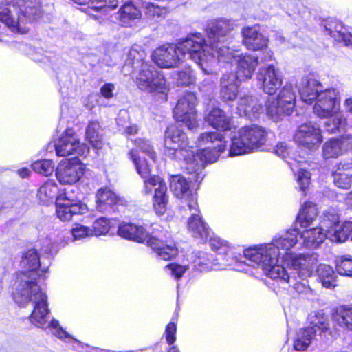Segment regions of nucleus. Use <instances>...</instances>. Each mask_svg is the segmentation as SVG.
Masks as SVG:
<instances>
[{"label":"nucleus","instance_id":"obj_1","mask_svg":"<svg viewBox=\"0 0 352 352\" xmlns=\"http://www.w3.org/2000/svg\"><path fill=\"white\" fill-rule=\"evenodd\" d=\"M299 232L292 229L276 235L271 243L249 248L244 250L243 257L249 261L248 265L260 266L264 274L272 279H278L284 283H289L292 277L285 267L279 264L281 256L287 254L298 241Z\"/></svg>","mask_w":352,"mask_h":352},{"label":"nucleus","instance_id":"obj_2","mask_svg":"<svg viewBox=\"0 0 352 352\" xmlns=\"http://www.w3.org/2000/svg\"><path fill=\"white\" fill-rule=\"evenodd\" d=\"M28 285L27 284L23 286ZM14 301L20 306H25L30 302L34 305L33 311L30 316V321L35 326L47 329L59 338L69 337V335L60 326L58 320L52 319L48 322L50 309L47 298L38 285H32L31 288L19 287L14 294Z\"/></svg>","mask_w":352,"mask_h":352},{"label":"nucleus","instance_id":"obj_3","mask_svg":"<svg viewBox=\"0 0 352 352\" xmlns=\"http://www.w3.org/2000/svg\"><path fill=\"white\" fill-rule=\"evenodd\" d=\"M302 100L313 104V111L320 118L333 117L340 110V97L338 90L334 88L322 90V85L312 76L302 78L298 85Z\"/></svg>","mask_w":352,"mask_h":352},{"label":"nucleus","instance_id":"obj_4","mask_svg":"<svg viewBox=\"0 0 352 352\" xmlns=\"http://www.w3.org/2000/svg\"><path fill=\"white\" fill-rule=\"evenodd\" d=\"M203 39L201 35H193L179 42L177 45L166 43L155 50V64L162 68L177 66L180 61L188 56L197 63L206 74L213 72L210 67H205L202 63Z\"/></svg>","mask_w":352,"mask_h":352},{"label":"nucleus","instance_id":"obj_5","mask_svg":"<svg viewBox=\"0 0 352 352\" xmlns=\"http://www.w3.org/2000/svg\"><path fill=\"white\" fill-rule=\"evenodd\" d=\"M236 26L235 22L226 19H219L210 21L206 28L209 45L206 44L203 37L202 47L206 50H201L202 63L205 67H210L215 62V55L219 60H230L233 57V51L223 43L227 36ZM198 35H202L199 34Z\"/></svg>","mask_w":352,"mask_h":352},{"label":"nucleus","instance_id":"obj_6","mask_svg":"<svg viewBox=\"0 0 352 352\" xmlns=\"http://www.w3.org/2000/svg\"><path fill=\"white\" fill-rule=\"evenodd\" d=\"M10 8H0V21L11 31L25 34L28 29L22 26L25 19L32 21L41 14L39 0H14Z\"/></svg>","mask_w":352,"mask_h":352},{"label":"nucleus","instance_id":"obj_7","mask_svg":"<svg viewBox=\"0 0 352 352\" xmlns=\"http://www.w3.org/2000/svg\"><path fill=\"white\" fill-rule=\"evenodd\" d=\"M198 141L201 144L217 143V146L212 148H206L197 152L195 155L194 152L191 153L190 160H186L189 166L196 173L195 181L201 180V170L206 163H212L217 161L219 155L223 152L226 147V141L221 133L209 132L200 135Z\"/></svg>","mask_w":352,"mask_h":352},{"label":"nucleus","instance_id":"obj_8","mask_svg":"<svg viewBox=\"0 0 352 352\" xmlns=\"http://www.w3.org/2000/svg\"><path fill=\"white\" fill-rule=\"evenodd\" d=\"M267 135L266 130L258 125L241 127L232 139L229 155H243L258 149L265 143Z\"/></svg>","mask_w":352,"mask_h":352},{"label":"nucleus","instance_id":"obj_9","mask_svg":"<svg viewBox=\"0 0 352 352\" xmlns=\"http://www.w3.org/2000/svg\"><path fill=\"white\" fill-rule=\"evenodd\" d=\"M296 95L291 84H286L280 91L276 98L270 97L266 101L267 114L275 121L293 111L295 106Z\"/></svg>","mask_w":352,"mask_h":352},{"label":"nucleus","instance_id":"obj_10","mask_svg":"<svg viewBox=\"0 0 352 352\" xmlns=\"http://www.w3.org/2000/svg\"><path fill=\"white\" fill-rule=\"evenodd\" d=\"M212 248L217 251V256L211 266L207 267L215 270L232 269L241 270L238 268V264L245 263L241 258L234 254L232 248L227 242L219 239L212 238L210 241Z\"/></svg>","mask_w":352,"mask_h":352},{"label":"nucleus","instance_id":"obj_11","mask_svg":"<svg viewBox=\"0 0 352 352\" xmlns=\"http://www.w3.org/2000/svg\"><path fill=\"white\" fill-rule=\"evenodd\" d=\"M21 265L25 268L16 275V289L23 287L31 288L32 285H37L36 279L37 270L41 266L40 258L36 250H30L25 253L21 261Z\"/></svg>","mask_w":352,"mask_h":352},{"label":"nucleus","instance_id":"obj_12","mask_svg":"<svg viewBox=\"0 0 352 352\" xmlns=\"http://www.w3.org/2000/svg\"><path fill=\"white\" fill-rule=\"evenodd\" d=\"M196 101V96L192 93L186 94L178 100L174 109V117L178 124L182 123L189 129L197 127Z\"/></svg>","mask_w":352,"mask_h":352},{"label":"nucleus","instance_id":"obj_13","mask_svg":"<svg viewBox=\"0 0 352 352\" xmlns=\"http://www.w3.org/2000/svg\"><path fill=\"white\" fill-rule=\"evenodd\" d=\"M294 140L299 146L314 151L322 142L321 129L318 124L311 122L302 124L298 127Z\"/></svg>","mask_w":352,"mask_h":352},{"label":"nucleus","instance_id":"obj_14","mask_svg":"<svg viewBox=\"0 0 352 352\" xmlns=\"http://www.w3.org/2000/svg\"><path fill=\"white\" fill-rule=\"evenodd\" d=\"M85 165L78 158L62 160L58 165L56 175L58 181L63 184H73L83 176Z\"/></svg>","mask_w":352,"mask_h":352},{"label":"nucleus","instance_id":"obj_15","mask_svg":"<svg viewBox=\"0 0 352 352\" xmlns=\"http://www.w3.org/2000/svg\"><path fill=\"white\" fill-rule=\"evenodd\" d=\"M178 124L168 127L165 133V146L179 153L184 160H190L193 151L188 146V139L185 133L179 129Z\"/></svg>","mask_w":352,"mask_h":352},{"label":"nucleus","instance_id":"obj_16","mask_svg":"<svg viewBox=\"0 0 352 352\" xmlns=\"http://www.w3.org/2000/svg\"><path fill=\"white\" fill-rule=\"evenodd\" d=\"M56 155L65 157L76 152L84 155L89 153V148L85 144H80L79 138L74 131L67 129L54 145Z\"/></svg>","mask_w":352,"mask_h":352},{"label":"nucleus","instance_id":"obj_17","mask_svg":"<svg viewBox=\"0 0 352 352\" xmlns=\"http://www.w3.org/2000/svg\"><path fill=\"white\" fill-rule=\"evenodd\" d=\"M318 262V255L311 254H291L289 265L298 277L305 280L312 275Z\"/></svg>","mask_w":352,"mask_h":352},{"label":"nucleus","instance_id":"obj_18","mask_svg":"<svg viewBox=\"0 0 352 352\" xmlns=\"http://www.w3.org/2000/svg\"><path fill=\"white\" fill-rule=\"evenodd\" d=\"M257 79L263 91L269 95L276 93L283 84L280 72L273 65L260 68Z\"/></svg>","mask_w":352,"mask_h":352},{"label":"nucleus","instance_id":"obj_19","mask_svg":"<svg viewBox=\"0 0 352 352\" xmlns=\"http://www.w3.org/2000/svg\"><path fill=\"white\" fill-rule=\"evenodd\" d=\"M170 188L173 195L179 199L188 201L190 210H197V203L192 196L190 182L181 175H173L170 177Z\"/></svg>","mask_w":352,"mask_h":352},{"label":"nucleus","instance_id":"obj_20","mask_svg":"<svg viewBox=\"0 0 352 352\" xmlns=\"http://www.w3.org/2000/svg\"><path fill=\"white\" fill-rule=\"evenodd\" d=\"M87 210L86 205L70 199L66 195H60L56 199V214L61 221H69L73 215L83 214Z\"/></svg>","mask_w":352,"mask_h":352},{"label":"nucleus","instance_id":"obj_21","mask_svg":"<svg viewBox=\"0 0 352 352\" xmlns=\"http://www.w3.org/2000/svg\"><path fill=\"white\" fill-rule=\"evenodd\" d=\"M118 234L119 236L126 239L139 243H146L152 250L153 249V237L149 235L142 226H138L133 223H124L119 226Z\"/></svg>","mask_w":352,"mask_h":352},{"label":"nucleus","instance_id":"obj_22","mask_svg":"<svg viewBox=\"0 0 352 352\" xmlns=\"http://www.w3.org/2000/svg\"><path fill=\"white\" fill-rule=\"evenodd\" d=\"M233 58H236L238 63L237 69L234 74L236 76V80L245 81L250 79L258 65V57L250 54L234 56L233 54V57L231 59L225 61L229 62Z\"/></svg>","mask_w":352,"mask_h":352},{"label":"nucleus","instance_id":"obj_23","mask_svg":"<svg viewBox=\"0 0 352 352\" xmlns=\"http://www.w3.org/2000/svg\"><path fill=\"white\" fill-rule=\"evenodd\" d=\"M263 112L262 104L258 99L252 96H241L237 102L236 113L241 117L254 120Z\"/></svg>","mask_w":352,"mask_h":352},{"label":"nucleus","instance_id":"obj_24","mask_svg":"<svg viewBox=\"0 0 352 352\" xmlns=\"http://www.w3.org/2000/svg\"><path fill=\"white\" fill-rule=\"evenodd\" d=\"M241 34L243 44L250 50H261L267 45L268 39L260 32L257 25L244 27Z\"/></svg>","mask_w":352,"mask_h":352},{"label":"nucleus","instance_id":"obj_25","mask_svg":"<svg viewBox=\"0 0 352 352\" xmlns=\"http://www.w3.org/2000/svg\"><path fill=\"white\" fill-rule=\"evenodd\" d=\"M129 155L135 164L138 173L144 179L145 193H151L154 187V179L151 175V168L148 162L146 160H140L135 150L131 149Z\"/></svg>","mask_w":352,"mask_h":352},{"label":"nucleus","instance_id":"obj_26","mask_svg":"<svg viewBox=\"0 0 352 352\" xmlns=\"http://www.w3.org/2000/svg\"><path fill=\"white\" fill-rule=\"evenodd\" d=\"M238 81L232 73L223 74L221 80L220 96L224 102H232L236 98Z\"/></svg>","mask_w":352,"mask_h":352},{"label":"nucleus","instance_id":"obj_27","mask_svg":"<svg viewBox=\"0 0 352 352\" xmlns=\"http://www.w3.org/2000/svg\"><path fill=\"white\" fill-rule=\"evenodd\" d=\"M168 204V188L164 179L155 176V214L163 215Z\"/></svg>","mask_w":352,"mask_h":352},{"label":"nucleus","instance_id":"obj_28","mask_svg":"<svg viewBox=\"0 0 352 352\" xmlns=\"http://www.w3.org/2000/svg\"><path fill=\"white\" fill-rule=\"evenodd\" d=\"M324 28L327 34L338 42L343 43L345 45L352 44V35L346 32L340 21L334 19L327 21Z\"/></svg>","mask_w":352,"mask_h":352},{"label":"nucleus","instance_id":"obj_29","mask_svg":"<svg viewBox=\"0 0 352 352\" xmlns=\"http://www.w3.org/2000/svg\"><path fill=\"white\" fill-rule=\"evenodd\" d=\"M333 182L340 188L348 189L352 184V164H339L333 173Z\"/></svg>","mask_w":352,"mask_h":352},{"label":"nucleus","instance_id":"obj_30","mask_svg":"<svg viewBox=\"0 0 352 352\" xmlns=\"http://www.w3.org/2000/svg\"><path fill=\"white\" fill-rule=\"evenodd\" d=\"M322 228L316 227L304 230L300 234L303 245L306 248H317L325 238H327V230L324 232Z\"/></svg>","mask_w":352,"mask_h":352},{"label":"nucleus","instance_id":"obj_31","mask_svg":"<svg viewBox=\"0 0 352 352\" xmlns=\"http://www.w3.org/2000/svg\"><path fill=\"white\" fill-rule=\"evenodd\" d=\"M205 120L213 128L221 130L230 129V120L223 111L214 108L206 116Z\"/></svg>","mask_w":352,"mask_h":352},{"label":"nucleus","instance_id":"obj_32","mask_svg":"<svg viewBox=\"0 0 352 352\" xmlns=\"http://www.w3.org/2000/svg\"><path fill=\"white\" fill-rule=\"evenodd\" d=\"M119 201L116 194L107 188H102L96 193V208L100 212H106Z\"/></svg>","mask_w":352,"mask_h":352},{"label":"nucleus","instance_id":"obj_33","mask_svg":"<svg viewBox=\"0 0 352 352\" xmlns=\"http://www.w3.org/2000/svg\"><path fill=\"white\" fill-rule=\"evenodd\" d=\"M318 216V208L311 202H306L300 209L296 221L302 228H308Z\"/></svg>","mask_w":352,"mask_h":352},{"label":"nucleus","instance_id":"obj_34","mask_svg":"<svg viewBox=\"0 0 352 352\" xmlns=\"http://www.w3.org/2000/svg\"><path fill=\"white\" fill-rule=\"evenodd\" d=\"M316 272L324 287L333 289L337 285V276L331 266L324 264L319 265Z\"/></svg>","mask_w":352,"mask_h":352},{"label":"nucleus","instance_id":"obj_35","mask_svg":"<svg viewBox=\"0 0 352 352\" xmlns=\"http://www.w3.org/2000/svg\"><path fill=\"white\" fill-rule=\"evenodd\" d=\"M352 232V222L346 221L338 225L333 230H327V239L334 242H344Z\"/></svg>","mask_w":352,"mask_h":352},{"label":"nucleus","instance_id":"obj_36","mask_svg":"<svg viewBox=\"0 0 352 352\" xmlns=\"http://www.w3.org/2000/svg\"><path fill=\"white\" fill-rule=\"evenodd\" d=\"M316 332V331L313 327L300 329L294 341V349L297 351L305 350L311 344Z\"/></svg>","mask_w":352,"mask_h":352},{"label":"nucleus","instance_id":"obj_37","mask_svg":"<svg viewBox=\"0 0 352 352\" xmlns=\"http://www.w3.org/2000/svg\"><path fill=\"white\" fill-rule=\"evenodd\" d=\"M100 131V126L97 122H90L86 129V139L96 149H100L102 146Z\"/></svg>","mask_w":352,"mask_h":352},{"label":"nucleus","instance_id":"obj_38","mask_svg":"<svg viewBox=\"0 0 352 352\" xmlns=\"http://www.w3.org/2000/svg\"><path fill=\"white\" fill-rule=\"evenodd\" d=\"M57 192L58 187L54 181L50 180L39 188L37 196L41 202L47 204L52 202Z\"/></svg>","mask_w":352,"mask_h":352},{"label":"nucleus","instance_id":"obj_39","mask_svg":"<svg viewBox=\"0 0 352 352\" xmlns=\"http://www.w3.org/2000/svg\"><path fill=\"white\" fill-rule=\"evenodd\" d=\"M343 153L342 142L338 139H331L323 145L322 153L325 159L336 158Z\"/></svg>","mask_w":352,"mask_h":352},{"label":"nucleus","instance_id":"obj_40","mask_svg":"<svg viewBox=\"0 0 352 352\" xmlns=\"http://www.w3.org/2000/svg\"><path fill=\"white\" fill-rule=\"evenodd\" d=\"M155 100L162 102L167 99V94L169 91V86L164 75L160 72L155 71Z\"/></svg>","mask_w":352,"mask_h":352},{"label":"nucleus","instance_id":"obj_41","mask_svg":"<svg viewBox=\"0 0 352 352\" xmlns=\"http://www.w3.org/2000/svg\"><path fill=\"white\" fill-rule=\"evenodd\" d=\"M155 254L162 260L168 261L175 258L178 254V249L173 243L170 244L156 243Z\"/></svg>","mask_w":352,"mask_h":352},{"label":"nucleus","instance_id":"obj_42","mask_svg":"<svg viewBox=\"0 0 352 352\" xmlns=\"http://www.w3.org/2000/svg\"><path fill=\"white\" fill-rule=\"evenodd\" d=\"M336 269L340 275L352 277V256L345 254L337 258Z\"/></svg>","mask_w":352,"mask_h":352},{"label":"nucleus","instance_id":"obj_43","mask_svg":"<svg viewBox=\"0 0 352 352\" xmlns=\"http://www.w3.org/2000/svg\"><path fill=\"white\" fill-rule=\"evenodd\" d=\"M153 79L151 70L142 69L138 78V85L142 90L152 93L154 89Z\"/></svg>","mask_w":352,"mask_h":352},{"label":"nucleus","instance_id":"obj_44","mask_svg":"<svg viewBox=\"0 0 352 352\" xmlns=\"http://www.w3.org/2000/svg\"><path fill=\"white\" fill-rule=\"evenodd\" d=\"M334 318L340 327L352 330V307L340 309Z\"/></svg>","mask_w":352,"mask_h":352},{"label":"nucleus","instance_id":"obj_45","mask_svg":"<svg viewBox=\"0 0 352 352\" xmlns=\"http://www.w3.org/2000/svg\"><path fill=\"white\" fill-rule=\"evenodd\" d=\"M331 119L325 123V129L329 133H336L344 129L346 124V118L341 113L335 114Z\"/></svg>","mask_w":352,"mask_h":352},{"label":"nucleus","instance_id":"obj_46","mask_svg":"<svg viewBox=\"0 0 352 352\" xmlns=\"http://www.w3.org/2000/svg\"><path fill=\"white\" fill-rule=\"evenodd\" d=\"M120 19L124 23H127L130 20L138 19L141 14L140 10L132 3L124 4L120 10Z\"/></svg>","mask_w":352,"mask_h":352},{"label":"nucleus","instance_id":"obj_47","mask_svg":"<svg viewBox=\"0 0 352 352\" xmlns=\"http://www.w3.org/2000/svg\"><path fill=\"white\" fill-rule=\"evenodd\" d=\"M193 219H188V228L189 231L195 238L200 239L203 241L206 240L210 236V230L208 228V226L204 223L203 224H199V226L196 227Z\"/></svg>","mask_w":352,"mask_h":352},{"label":"nucleus","instance_id":"obj_48","mask_svg":"<svg viewBox=\"0 0 352 352\" xmlns=\"http://www.w3.org/2000/svg\"><path fill=\"white\" fill-rule=\"evenodd\" d=\"M193 219H188V228L189 231L195 238L200 239L203 241L206 240L210 236V230L208 228V226L204 223L203 224H199V226L196 227Z\"/></svg>","mask_w":352,"mask_h":352},{"label":"nucleus","instance_id":"obj_49","mask_svg":"<svg viewBox=\"0 0 352 352\" xmlns=\"http://www.w3.org/2000/svg\"><path fill=\"white\" fill-rule=\"evenodd\" d=\"M339 217L337 212L333 210L329 209L328 211L324 213L322 226L323 228H325V231L328 230H333L338 226Z\"/></svg>","mask_w":352,"mask_h":352},{"label":"nucleus","instance_id":"obj_50","mask_svg":"<svg viewBox=\"0 0 352 352\" xmlns=\"http://www.w3.org/2000/svg\"><path fill=\"white\" fill-rule=\"evenodd\" d=\"M32 168L35 172L47 176L54 172V164L52 160H38L32 164Z\"/></svg>","mask_w":352,"mask_h":352},{"label":"nucleus","instance_id":"obj_51","mask_svg":"<svg viewBox=\"0 0 352 352\" xmlns=\"http://www.w3.org/2000/svg\"><path fill=\"white\" fill-rule=\"evenodd\" d=\"M74 240H80L93 236L92 230L81 224H74L72 230Z\"/></svg>","mask_w":352,"mask_h":352},{"label":"nucleus","instance_id":"obj_52","mask_svg":"<svg viewBox=\"0 0 352 352\" xmlns=\"http://www.w3.org/2000/svg\"><path fill=\"white\" fill-rule=\"evenodd\" d=\"M92 227L93 236L104 235L109 230V223L107 219L100 218L94 221Z\"/></svg>","mask_w":352,"mask_h":352},{"label":"nucleus","instance_id":"obj_53","mask_svg":"<svg viewBox=\"0 0 352 352\" xmlns=\"http://www.w3.org/2000/svg\"><path fill=\"white\" fill-rule=\"evenodd\" d=\"M80 5H88L89 8L99 11L106 8L107 0H72Z\"/></svg>","mask_w":352,"mask_h":352},{"label":"nucleus","instance_id":"obj_54","mask_svg":"<svg viewBox=\"0 0 352 352\" xmlns=\"http://www.w3.org/2000/svg\"><path fill=\"white\" fill-rule=\"evenodd\" d=\"M311 179L310 173L300 169L298 173L297 182L301 190L305 192L309 186Z\"/></svg>","mask_w":352,"mask_h":352},{"label":"nucleus","instance_id":"obj_55","mask_svg":"<svg viewBox=\"0 0 352 352\" xmlns=\"http://www.w3.org/2000/svg\"><path fill=\"white\" fill-rule=\"evenodd\" d=\"M195 81V76L189 68L184 71H181L178 73V85L187 86L194 83Z\"/></svg>","mask_w":352,"mask_h":352},{"label":"nucleus","instance_id":"obj_56","mask_svg":"<svg viewBox=\"0 0 352 352\" xmlns=\"http://www.w3.org/2000/svg\"><path fill=\"white\" fill-rule=\"evenodd\" d=\"M166 268L170 271V274L176 279L182 278L183 274L189 269L188 265H179L177 263H170L166 266Z\"/></svg>","mask_w":352,"mask_h":352},{"label":"nucleus","instance_id":"obj_57","mask_svg":"<svg viewBox=\"0 0 352 352\" xmlns=\"http://www.w3.org/2000/svg\"><path fill=\"white\" fill-rule=\"evenodd\" d=\"M314 328L317 327L322 331L327 330L329 328V322L327 316L322 313H318L314 316L311 320Z\"/></svg>","mask_w":352,"mask_h":352},{"label":"nucleus","instance_id":"obj_58","mask_svg":"<svg viewBox=\"0 0 352 352\" xmlns=\"http://www.w3.org/2000/svg\"><path fill=\"white\" fill-rule=\"evenodd\" d=\"M134 144L138 147L143 153L152 157L153 145L152 142L145 138H138L133 140Z\"/></svg>","mask_w":352,"mask_h":352},{"label":"nucleus","instance_id":"obj_59","mask_svg":"<svg viewBox=\"0 0 352 352\" xmlns=\"http://www.w3.org/2000/svg\"><path fill=\"white\" fill-rule=\"evenodd\" d=\"M176 332H177V325L174 322H169L166 327L164 331V336L166 340V342L171 345L176 340Z\"/></svg>","mask_w":352,"mask_h":352},{"label":"nucleus","instance_id":"obj_60","mask_svg":"<svg viewBox=\"0 0 352 352\" xmlns=\"http://www.w3.org/2000/svg\"><path fill=\"white\" fill-rule=\"evenodd\" d=\"M290 148L287 146L285 143H279L274 148V153L277 155L285 159L289 155Z\"/></svg>","mask_w":352,"mask_h":352},{"label":"nucleus","instance_id":"obj_61","mask_svg":"<svg viewBox=\"0 0 352 352\" xmlns=\"http://www.w3.org/2000/svg\"><path fill=\"white\" fill-rule=\"evenodd\" d=\"M114 85L111 83L104 85L100 89L102 96L106 98H111L113 97V91Z\"/></svg>","mask_w":352,"mask_h":352},{"label":"nucleus","instance_id":"obj_62","mask_svg":"<svg viewBox=\"0 0 352 352\" xmlns=\"http://www.w3.org/2000/svg\"><path fill=\"white\" fill-rule=\"evenodd\" d=\"M293 287L299 294L307 293L310 289L307 284V282L294 283Z\"/></svg>","mask_w":352,"mask_h":352},{"label":"nucleus","instance_id":"obj_63","mask_svg":"<svg viewBox=\"0 0 352 352\" xmlns=\"http://www.w3.org/2000/svg\"><path fill=\"white\" fill-rule=\"evenodd\" d=\"M198 206L197 207V210H192L191 212V216L189 219H194L193 221L195 225H196V227L199 226V224H203L204 222L203 221L202 219L199 217L198 214L196 213V212H198Z\"/></svg>","mask_w":352,"mask_h":352},{"label":"nucleus","instance_id":"obj_64","mask_svg":"<svg viewBox=\"0 0 352 352\" xmlns=\"http://www.w3.org/2000/svg\"><path fill=\"white\" fill-rule=\"evenodd\" d=\"M343 106H344V110L346 112L352 114V98L351 97L346 98L344 100Z\"/></svg>","mask_w":352,"mask_h":352}]
</instances>
